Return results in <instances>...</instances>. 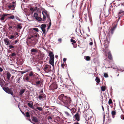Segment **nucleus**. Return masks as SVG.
Here are the masks:
<instances>
[{
	"label": "nucleus",
	"mask_w": 124,
	"mask_h": 124,
	"mask_svg": "<svg viewBox=\"0 0 124 124\" xmlns=\"http://www.w3.org/2000/svg\"><path fill=\"white\" fill-rule=\"evenodd\" d=\"M11 75L9 72H8L7 74V77L8 80L10 79V78L11 77Z\"/></svg>",
	"instance_id": "nucleus-24"
},
{
	"label": "nucleus",
	"mask_w": 124,
	"mask_h": 124,
	"mask_svg": "<svg viewBox=\"0 0 124 124\" xmlns=\"http://www.w3.org/2000/svg\"><path fill=\"white\" fill-rule=\"evenodd\" d=\"M66 60V58H64L63 59V60L64 61V62H65Z\"/></svg>",
	"instance_id": "nucleus-59"
},
{
	"label": "nucleus",
	"mask_w": 124,
	"mask_h": 124,
	"mask_svg": "<svg viewBox=\"0 0 124 124\" xmlns=\"http://www.w3.org/2000/svg\"><path fill=\"white\" fill-rule=\"evenodd\" d=\"M45 97V95L43 93L39 95L38 98L39 100H41L42 99L44 98Z\"/></svg>",
	"instance_id": "nucleus-21"
},
{
	"label": "nucleus",
	"mask_w": 124,
	"mask_h": 124,
	"mask_svg": "<svg viewBox=\"0 0 124 124\" xmlns=\"http://www.w3.org/2000/svg\"><path fill=\"white\" fill-rule=\"evenodd\" d=\"M71 112L73 115V113H75L76 111V109L74 108H71V110H70Z\"/></svg>",
	"instance_id": "nucleus-25"
},
{
	"label": "nucleus",
	"mask_w": 124,
	"mask_h": 124,
	"mask_svg": "<svg viewBox=\"0 0 124 124\" xmlns=\"http://www.w3.org/2000/svg\"><path fill=\"white\" fill-rule=\"evenodd\" d=\"M70 41L72 43V44L76 43V41H75L72 39H71Z\"/></svg>",
	"instance_id": "nucleus-37"
},
{
	"label": "nucleus",
	"mask_w": 124,
	"mask_h": 124,
	"mask_svg": "<svg viewBox=\"0 0 124 124\" xmlns=\"http://www.w3.org/2000/svg\"><path fill=\"white\" fill-rule=\"evenodd\" d=\"M22 27L21 26V24L20 23L18 24L17 25V28L18 29H21L22 28Z\"/></svg>",
	"instance_id": "nucleus-30"
},
{
	"label": "nucleus",
	"mask_w": 124,
	"mask_h": 124,
	"mask_svg": "<svg viewBox=\"0 0 124 124\" xmlns=\"http://www.w3.org/2000/svg\"><path fill=\"white\" fill-rule=\"evenodd\" d=\"M16 19L20 21V19L17 16H16Z\"/></svg>",
	"instance_id": "nucleus-56"
},
{
	"label": "nucleus",
	"mask_w": 124,
	"mask_h": 124,
	"mask_svg": "<svg viewBox=\"0 0 124 124\" xmlns=\"http://www.w3.org/2000/svg\"><path fill=\"white\" fill-rule=\"evenodd\" d=\"M11 55L12 56H13L16 55V54L15 53H13L11 54Z\"/></svg>",
	"instance_id": "nucleus-51"
},
{
	"label": "nucleus",
	"mask_w": 124,
	"mask_h": 124,
	"mask_svg": "<svg viewBox=\"0 0 124 124\" xmlns=\"http://www.w3.org/2000/svg\"><path fill=\"white\" fill-rule=\"evenodd\" d=\"M33 16L35 18V19L38 21H41L42 20L41 18L38 16V15L37 13H35L34 14Z\"/></svg>",
	"instance_id": "nucleus-7"
},
{
	"label": "nucleus",
	"mask_w": 124,
	"mask_h": 124,
	"mask_svg": "<svg viewBox=\"0 0 124 124\" xmlns=\"http://www.w3.org/2000/svg\"><path fill=\"white\" fill-rule=\"evenodd\" d=\"M4 42L5 44L7 45H10V42L9 41V39L7 38L4 39Z\"/></svg>",
	"instance_id": "nucleus-16"
},
{
	"label": "nucleus",
	"mask_w": 124,
	"mask_h": 124,
	"mask_svg": "<svg viewBox=\"0 0 124 124\" xmlns=\"http://www.w3.org/2000/svg\"><path fill=\"white\" fill-rule=\"evenodd\" d=\"M41 30L43 31V33L45 35L46 34V30L45 28L42 29Z\"/></svg>",
	"instance_id": "nucleus-42"
},
{
	"label": "nucleus",
	"mask_w": 124,
	"mask_h": 124,
	"mask_svg": "<svg viewBox=\"0 0 124 124\" xmlns=\"http://www.w3.org/2000/svg\"><path fill=\"white\" fill-rule=\"evenodd\" d=\"M8 8L11 10H14L15 7V5L9 3V5H8Z\"/></svg>",
	"instance_id": "nucleus-8"
},
{
	"label": "nucleus",
	"mask_w": 124,
	"mask_h": 124,
	"mask_svg": "<svg viewBox=\"0 0 124 124\" xmlns=\"http://www.w3.org/2000/svg\"><path fill=\"white\" fill-rule=\"evenodd\" d=\"M32 29L33 30L36 31L37 32L39 31L38 29L37 28H33Z\"/></svg>",
	"instance_id": "nucleus-43"
},
{
	"label": "nucleus",
	"mask_w": 124,
	"mask_h": 124,
	"mask_svg": "<svg viewBox=\"0 0 124 124\" xmlns=\"http://www.w3.org/2000/svg\"><path fill=\"white\" fill-rule=\"evenodd\" d=\"M121 118L122 119H124V115H121Z\"/></svg>",
	"instance_id": "nucleus-53"
},
{
	"label": "nucleus",
	"mask_w": 124,
	"mask_h": 124,
	"mask_svg": "<svg viewBox=\"0 0 124 124\" xmlns=\"http://www.w3.org/2000/svg\"><path fill=\"white\" fill-rule=\"evenodd\" d=\"M19 41V40H18V39H17L15 41V43H16L17 42H18V41Z\"/></svg>",
	"instance_id": "nucleus-60"
},
{
	"label": "nucleus",
	"mask_w": 124,
	"mask_h": 124,
	"mask_svg": "<svg viewBox=\"0 0 124 124\" xmlns=\"http://www.w3.org/2000/svg\"><path fill=\"white\" fill-rule=\"evenodd\" d=\"M39 36L38 34L37 33H35L33 35H30V37H29L28 38V39H31L32 38H33L34 39H35L36 38L37 39V37H38V36Z\"/></svg>",
	"instance_id": "nucleus-9"
},
{
	"label": "nucleus",
	"mask_w": 124,
	"mask_h": 124,
	"mask_svg": "<svg viewBox=\"0 0 124 124\" xmlns=\"http://www.w3.org/2000/svg\"><path fill=\"white\" fill-rule=\"evenodd\" d=\"M3 70V69L0 67V72H2Z\"/></svg>",
	"instance_id": "nucleus-61"
},
{
	"label": "nucleus",
	"mask_w": 124,
	"mask_h": 124,
	"mask_svg": "<svg viewBox=\"0 0 124 124\" xmlns=\"http://www.w3.org/2000/svg\"><path fill=\"white\" fill-rule=\"evenodd\" d=\"M42 83V81L41 80H39L38 81H37L34 84V85H35L37 86V87H39L40 85H41Z\"/></svg>",
	"instance_id": "nucleus-12"
},
{
	"label": "nucleus",
	"mask_w": 124,
	"mask_h": 124,
	"mask_svg": "<svg viewBox=\"0 0 124 124\" xmlns=\"http://www.w3.org/2000/svg\"><path fill=\"white\" fill-rule=\"evenodd\" d=\"M14 18V16L13 15H12V16H10V17H8V18L10 19H13Z\"/></svg>",
	"instance_id": "nucleus-44"
},
{
	"label": "nucleus",
	"mask_w": 124,
	"mask_h": 124,
	"mask_svg": "<svg viewBox=\"0 0 124 124\" xmlns=\"http://www.w3.org/2000/svg\"><path fill=\"white\" fill-rule=\"evenodd\" d=\"M54 59H50L49 60V63L53 66V67L54 66Z\"/></svg>",
	"instance_id": "nucleus-23"
},
{
	"label": "nucleus",
	"mask_w": 124,
	"mask_h": 124,
	"mask_svg": "<svg viewBox=\"0 0 124 124\" xmlns=\"http://www.w3.org/2000/svg\"><path fill=\"white\" fill-rule=\"evenodd\" d=\"M36 109L40 111H42L43 110L42 108L41 107H37L36 108Z\"/></svg>",
	"instance_id": "nucleus-38"
},
{
	"label": "nucleus",
	"mask_w": 124,
	"mask_h": 124,
	"mask_svg": "<svg viewBox=\"0 0 124 124\" xmlns=\"http://www.w3.org/2000/svg\"><path fill=\"white\" fill-rule=\"evenodd\" d=\"M101 90L102 91H104L106 90V87L105 86H102L101 87Z\"/></svg>",
	"instance_id": "nucleus-29"
},
{
	"label": "nucleus",
	"mask_w": 124,
	"mask_h": 124,
	"mask_svg": "<svg viewBox=\"0 0 124 124\" xmlns=\"http://www.w3.org/2000/svg\"><path fill=\"white\" fill-rule=\"evenodd\" d=\"M64 66H65V65H64V63H63L62 64H61V66H62V68H64Z\"/></svg>",
	"instance_id": "nucleus-57"
},
{
	"label": "nucleus",
	"mask_w": 124,
	"mask_h": 124,
	"mask_svg": "<svg viewBox=\"0 0 124 124\" xmlns=\"http://www.w3.org/2000/svg\"><path fill=\"white\" fill-rule=\"evenodd\" d=\"M30 10L31 11H32V13L35 10L33 8H30Z\"/></svg>",
	"instance_id": "nucleus-52"
},
{
	"label": "nucleus",
	"mask_w": 124,
	"mask_h": 124,
	"mask_svg": "<svg viewBox=\"0 0 124 124\" xmlns=\"http://www.w3.org/2000/svg\"><path fill=\"white\" fill-rule=\"evenodd\" d=\"M27 105L31 108L36 111H37L36 109H35L34 108L33 106V104L32 102L31 101L30 102L28 103L27 104Z\"/></svg>",
	"instance_id": "nucleus-15"
},
{
	"label": "nucleus",
	"mask_w": 124,
	"mask_h": 124,
	"mask_svg": "<svg viewBox=\"0 0 124 124\" xmlns=\"http://www.w3.org/2000/svg\"><path fill=\"white\" fill-rule=\"evenodd\" d=\"M29 75L30 76H33V75L32 72H31L29 74Z\"/></svg>",
	"instance_id": "nucleus-50"
},
{
	"label": "nucleus",
	"mask_w": 124,
	"mask_h": 124,
	"mask_svg": "<svg viewBox=\"0 0 124 124\" xmlns=\"http://www.w3.org/2000/svg\"><path fill=\"white\" fill-rule=\"evenodd\" d=\"M15 34L16 35H17L18 36L19 35V34L17 32H16L15 33Z\"/></svg>",
	"instance_id": "nucleus-58"
},
{
	"label": "nucleus",
	"mask_w": 124,
	"mask_h": 124,
	"mask_svg": "<svg viewBox=\"0 0 124 124\" xmlns=\"http://www.w3.org/2000/svg\"><path fill=\"white\" fill-rule=\"evenodd\" d=\"M95 80L98 84H100V80L99 78L98 77H96L95 79Z\"/></svg>",
	"instance_id": "nucleus-26"
},
{
	"label": "nucleus",
	"mask_w": 124,
	"mask_h": 124,
	"mask_svg": "<svg viewBox=\"0 0 124 124\" xmlns=\"http://www.w3.org/2000/svg\"><path fill=\"white\" fill-rule=\"evenodd\" d=\"M4 82L5 81L3 79L0 78V85L3 90L7 93L10 94L13 96V92L12 90V88H9L8 87H5Z\"/></svg>",
	"instance_id": "nucleus-2"
},
{
	"label": "nucleus",
	"mask_w": 124,
	"mask_h": 124,
	"mask_svg": "<svg viewBox=\"0 0 124 124\" xmlns=\"http://www.w3.org/2000/svg\"><path fill=\"white\" fill-rule=\"evenodd\" d=\"M29 39H31L30 41V44H31L32 46H34L37 43V39L35 38V39H34L32 38Z\"/></svg>",
	"instance_id": "nucleus-6"
},
{
	"label": "nucleus",
	"mask_w": 124,
	"mask_h": 124,
	"mask_svg": "<svg viewBox=\"0 0 124 124\" xmlns=\"http://www.w3.org/2000/svg\"><path fill=\"white\" fill-rule=\"evenodd\" d=\"M93 44V42H91L89 43V45H92Z\"/></svg>",
	"instance_id": "nucleus-64"
},
{
	"label": "nucleus",
	"mask_w": 124,
	"mask_h": 124,
	"mask_svg": "<svg viewBox=\"0 0 124 124\" xmlns=\"http://www.w3.org/2000/svg\"><path fill=\"white\" fill-rule=\"evenodd\" d=\"M108 57L110 60H112L113 59L112 56L110 52V51H109L108 53Z\"/></svg>",
	"instance_id": "nucleus-17"
},
{
	"label": "nucleus",
	"mask_w": 124,
	"mask_h": 124,
	"mask_svg": "<svg viewBox=\"0 0 124 124\" xmlns=\"http://www.w3.org/2000/svg\"><path fill=\"white\" fill-rule=\"evenodd\" d=\"M42 14L43 15V21L45 20L46 17L48 18V19L50 20V18L49 15H48L47 11L45 10H44L42 12Z\"/></svg>",
	"instance_id": "nucleus-3"
},
{
	"label": "nucleus",
	"mask_w": 124,
	"mask_h": 124,
	"mask_svg": "<svg viewBox=\"0 0 124 124\" xmlns=\"http://www.w3.org/2000/svg\"><path fill=\"white\" fill-rule=\"evenodd\" d=\"M51 66L46 65L44 67L43 70L46 72H51L52 70H51Z\"/></svg>",
	"instance_id": "nucleus-4"
},
{
	"label": "nucleus",
	"mask_w": 124,
	"mask_h": 124,
	"mask_svg": "<svg viewBox=\"0 0 124 124\" xmlns=\"http://www.w3.org/2000/svg\"><path fill=\"white\" fill-rule=\"evenodd\" d=\"M31 52H37V51L36 49H35L34 48H33L31 50Z\"/></svg>",
	"instance_id": "nucleus-31"
},
{
	"label": "nucleus",
	"mask_w": 124,
	"mask_h": 124,
	"mask_svg": "<svg viewBox=\"0 0 124 124\" xmlns=\"http://www.w3.org/2000/svg\"><path fill=\"white\" fill-rule=\"evenodd\" d=\"M75 119L78 121L80 120V116L78 112H77L74 116Z\"/></svg>",
	"instance_id": "nucleus-10"
},
{
	"label": "nucleus",
	"mask_w": 124,
	"mask_h": 124,
	"mask_svg": "<svg viewBox=\"0 0 124 124\" xmlns=\"http://www.w3.org/2000/svg\"><path fill=\"white\" fill-rule=\"evenodd\" d=\"M28 71H20L21 73L22 74H23L24 73H25Z\"/></svg>",
	"instance_id": "nucleus-49"
},
{
	"label": "nucleus",
	"mask_w": 124,
	"mask_h": 124,
	"mask_svg": "<svg viewBox=\"0 0 124 124\" xmlns=\"http://www.w3.org/2000/svg\"><path fill=\"white\" fill-rule=\"evenodd\" d=\"M20 77H19L17 78L16 81V83H20Z\"/></svg>",
	"instance_id": "nucleus-36"
},
{
	"label": "nucleus",
	"mask_w": 124,
	"mask_h": 124,
	"mask_svg": "<svg viewBox=\"0 0 124 124\" xmlns=\"http://www.w3.org/2000/svg\"><path fill=\"white\" fill-rule=\"evenodd\" d=\"M57 87V85L56 82L53 83L50 86V88L53 91L56 89Z\"/></svg>",
	"instance_id": "nucleus-5"
},
{
	"label": "nucleus",
	"mask_w": 124,
	"mask_h": 124,
	"mask_svg": "<svg viewBox=\"0 0 124 124\" xmlns=\"http://www.w3.org/2000/svg\"><path fill=\"white\" fill-rule=\"evenodd\" d=\"M25 90L26 89H25L20 90L19 92V95L20 96H22V94L24 93Z\"/></svg>",
	"instance_id": "nucleus-20"
},
{
	"label": "nucleus",
	"mask_w": 124,
	"mask_h": 124,
	"mask_svg": "<svg viewBox=\"0 0 124 124\" xmlns=\"http://www.w3.org/2000/svg\"><path fill=\"white\" fill-rule=\"evenodd\" d=\"M73 46L74 48H76L77 47V44L76 43L75 44H73Z\"/></svg>",
	"instance_id": "nucleus-47"
},
{
	"label": "nucleus",
	"mask_w": 124,
	"mask_h": 124,
	"mask_svg": "<svg viewBox=\"0 0 124 124\" xmlns=\"http://www.w3.org/2000/svg\"><path fill=\"white\" fill-rule=\"evenodd\" d=\"M26 80H29L28 77H27L26 78Z\"/></svg>",
	"instance_id": "nucleus-63"
},
{
	"label": "nucleus",
	"mask_w": 124,
	"mask_h": 124,
	"mask_svg": "<svg viewBox=\"0 0 124 124\" xmlns=\"http://www.w3.org/2000/svg\"><path fill=\"white\" fill-rule=\"evenodd\" d=\"M84 17L85 19V20L86 21L87 20V16L86 14H84Z\"/></svg>",
	"instance_id": "nucleus-41"
},
{
	"label": "nucleus",
	"mask_w": 124,
	"mask_h": 124,
	"mask_svg": "<svg viewBox=\"0 0 124 124\" xmlns=\"http://www.w3.org/2000/svg\"><path fill=\"white\" fill-rule=\"evenodd\" d=\"M25 114V116H26L29 118H30V117L31 115H30V112H26V113Z\"/></svg>",
	"instance_id": "nucleus-27"
},
{
	"label": "nucleus",
	"mask_w": 124,
	"mask_h": 124,
	"mask_svg": "<svg viewBox=\"0 0 124 124\" xmlns=\"http://www.w3.org/2000/svg\"><path fill=\"white\" fill-rule=\"evenodd\" d=\"M66 87L69 90H71V88H72V86L71 85H68L67 86H66Z\"/></svg>",
	"instance_id": "nucleus-34"
},
{
	"label": "nucleus",
	"mask_w": 124,
	"mask_h": 124,
	"mask_svg": "<svg viewBox=\"0 0 124 124\" xmlns=\"http://www.w3.org/2000/svg\"><path fill=\"white\" fill-rule=\"evenodd\" d=\"M58 98L62 103L64 106L68 108L69 106L70 105L72 102L71 99L70 97L65 96L63 94H62L58 97Z\"/></svg>",
	"instance_id": "nucleus-1"
},
{
	"label": "nucleus",
	"mask_w": 124,
	"mask_h": 124,
	"mask_svg": "<svg viewBox=\"0 0 124 124\" xmlns=\"http://www.w3.org/2000/svg\"><path fill=\"white\" fill-rule=\"evenodd\" d=\"M116 112L115 111L112 110V111L111 112V114L112 115V116L113 118L115 117V116L116 114Z\"/></svg>",
	"instance_id": "nucleus-22"
},
{
	"label": "nucleus",
	"mask_w": 124,
	"mask_h": 124,
	"mask_svg": "<svg viewBox=\"0 0 124 124\" xmlns=\"http://www.w3.org/2000/svg\"><path fill=\"white\" fill-rule=\"evenodd\" d=\"M124 11H123L122 10H120V11L118 12V16L120 18V17H122V16L124 15Z\"/></svg>",
	"instance_id": "nucleus-13"
},
{
	"label": "nucleus",
	"mask_w": 124,
	"mask_h": 124,
	"mask_svg": "<svg viewBox=\"0 0 124 124\" xmlns=\"http://www.w3.org/2000/svg\"><path fill=\"white\" fill-rule=\"evenodd\" d=\"M15 36L14 35H11L9 36L8 38L10 39H13Z\"/></svg>",
	"instance_id": "nucleus-33"
},
{
	"label": "nucleus",
	"mask_w": 124,
	"mask_h": 124,
	"mask_svg": "<svg viewBox=\"0 0 124 124\" xmlns=\"http://www.w3.org/2000/svg\"><path fill=\"white\" fill-rule=\"evenodd\" d=\"M91 59L90 57L89 56H85V60L87 61H89Z\"/></svg>",
	"instance_id": "nucleus-32"
},
{
	"label": "nucleus",
	"mask_w": 124,
	"mask_h": 124,
	"mask_svg": "<svg viewBox=\"0 0 124 124\" xmlns=\"http://www.w3.org/2000/svg\"><path fill=\"white\" fill-rule=\"evenodd\" d=\"M51 21L50 20V21L49 22V26H48V29H49V28L51 26Z\"/></svg>",
	"instance_id": "nucleus-46"
},
{
	"label": "nucleus",
	"mask_w": 124,
	"mask_h": 124,
	"mask_svg": "<svg viewBox=\"0 0 124 124\" xmlns=\"http://www.w3.org/2000/svg\"><path fill=\"white\" fill-rule=\"evenodd\" d=\"M49 55L50 57V59H54V56L52 52H50L49 53Z\"/></svg>",
	"instance_id": "nucleus-19"
},
{
	"label": "nucleus",
	"mask_w": 124,
	"mask_h": 124,
	"mask_svg": "<svg viewBox=\"0 0 124 124\" xmlns=\"http://www.w3.org/2000/svg\"><path fill=\"white\" fill-rule=\"evenodd\" d=\"M58 41H60V42H61V41H62V39H61L60 38V39H58Z\"/></svg>",
	"instance_id": "nucleus-62"
},
{
	"label": "nucleus",
	"mask_w": 124,
	"mask_h": 124,
	"mask_svg": "<svg viewBox=\"0 0 124 124\" xmlns=\"http://www.w3.org/2000/svg\"><path fill=\"white\" fill-rule=\"evenodd\" d=\"M4 83L5 84L4 85H5V86H7L8 85V83L7 82L5 81L4 82Z\"/></svg>",
	"instance_id": "nucleus-48"
},
{
	"label": "nucleus",
	"mask_w": 124,
	"mask_h": 124,
	"mask_svg": "<svg viewBox=\"0 0 124 124\" xmlns=\"http://www.w3.org/2000/svg\"><path fill=\"white\" fill-rule=\"evenodd\" d=\"M60 119V118L58 116H57L56 117V120L58 121Z\"/></svg>",
	"instance_id": "nucleus-54"
},
{
	"label": "nucleus",
	"mask_w": 124,
	"mask_h": 124,
	"mask_svg": "<svg viewBox=\"0 0 124 124\" xmlns=\"http://www.w3.org/2000/svg\"><path fill=\"white\" fill-rule=\"evenodd\" d=\"M116 25L112 28L110 30L109 32L110 33L112 34H113L115 30L116 27Z\"/></svg>",
	"instance_id": "nucleus-14"
},
{
	"label": "nucleus",
	"mask_w": 124,
	"mask_h": 124,
	"mask_svg": "<svg viewBox=\"0 0 124 124\" xmlns=\"http://www.w3.org/2000/svg\"><path fill=\"white\" fill-rule=\"evenodd\" d=\"M108 103L109 105H110V104H111L113 102L112 100L111 99H110L109 100L108 102Z\"/></svg>",
	"instance_id": "nucleus-39"
},
{
	"label": "nucleus",
	"mask_w": 124,
	"mask_h": 124,
	"mask_svg": "<svg viewBox=\"0 0 124 124\" xmlns=\"http://www.w3.org/2000/svg\"><path fill=\"white\" fill-rule=\"evenodd\" d=\"M8 47L9 48H14V46L12 45H9L8 46Z\"/></svg>",
	"instance_id": "nucleus-55"
},
{
	"label": "nucleus",
	"mask_w": 124,
	"mask_h": 124,
	"mask_svg": "<svg viewBox=\"0 0 124 124\" xmlns=\"http://www.w3.org/2000/svg\"><path fill=\"white\" fill-rule=\"evenodd\" d=\"M32 121L35 123H38L39 122L38 119L35 117H33L32 118Z\"/></svg>",
	"instance_id": "nucleus-18"
},
{
	"label": "nucleus",
	"mask_w": 124,
	"mask_h": 124,
	"mask_svg": "<svg viewBox=\"0 0 124 124\" xmlns=\"http://www.w3.org/2000/svg\"><path fill=\"white\" fill-rule=\"evenodd\" d=\"M46 26L45 24H42L41 25V29L45 28L46 27Z\"/></svg>",
	"instance_id": "nucleus-35"
},
{
	"label": "nucleus",
	"mask_w": 124,
	"mask_h": 124,
	"mask_svg": "<svg viewBox=\"0 0 124 124\" xmlns=\"http://www.w3.org/2000/svg\"><path fill=\"white\" fill-rule=\"evenodd\" d=\"M104 77L105 78H107L108 77V74L107 73H105L104 74Z\"/></svg>",
	"instance_id": "nucleus-45"
},
{
	"label": "nucleus",
	"mask_w": 124,
	"mask_h": 124,
	"mask_svg": "<svg viewBox=\"0 0 124 124\" xmlns=\"http://www.w3.org/2000/svg\"><path fill=\"white\" fill-rule=\"evenodd\" d=\"M52 119V117L50 116H49L47 118V119L49 120V122L51 121Z\"/></svg>",
	"instance_id": "nucleus-40"
},
{
	"label": "nucleus",
	"mask_w": 124,
	"mask_h": 124,
	"mask_svg": "<svg viewBox=\"0 0 124 124\" xmlns=\"http://www.w3.org/2000/svg\"><path fill=\"white\" fill-rule=\"evenodd\" d=\"M64 113L65 114L68 116L71 117V115L70 114L67 112V111H65Z\"/></svg>",
	"instance_id": "nucleus-28"
},
{
	"label": "nucleus",
	"mask_w": 124,
	"mask_h": 124,
	"mask_svg": "<svg viewBox=\"0 0 124 124\" xmlns=\"http://www.w3.org/2000/svg\"><path fill=\"white\" fill-rule=\"evenodd\" d=\"M10 14H5L1 16H0V19L1 20H3L5 19V17L8 15H10Z\"/></svg>",
	"instance_id": "nucleus-11"
}]
</instances>
